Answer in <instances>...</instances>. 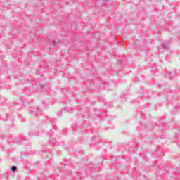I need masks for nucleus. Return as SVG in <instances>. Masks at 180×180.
<instances>
[{
    "mask_svg": "<svg viewBox=\"0 0 180 180\" xmlns=\"http://www.w3.org/2000/svg\"><path fill=\"white\" fill-rule=\"evenodd\" d=\"M60 40L53 41V44L55 45L60 44Z\"/></svg>",
    "mask_w": 180,
    "mask_h": 180,
    "instance_id": "1",
    "label": "nucleus"
},
{
    "mask_svg": "<svg viewBox=\"0 0 180 180\" xmlns=\"http://www.w3.org/2000/svg\"><path fill=\"white\" fill-rule=\"evenodd\" d=\"M12 171L15 172L17 169V167L15 166H13L11 168Z\"/></svg>",
    "mask_w": 180,
    "mask_h": 180,
    "instance_id": "2",
    "label": "nucleus"
}]
</instances>
